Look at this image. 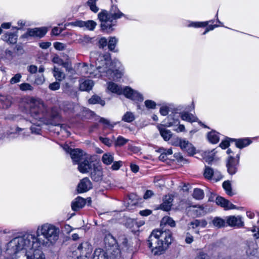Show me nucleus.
<instances>
[{"label": "nucleus", "mask_w": 259, "mask_h": 259, "mask_svg": "<svg viewBox=\"0 0 259 259\" xmlns=\"http://www.w3.org/2000/svg\"><path fill=\"white\" fill-rule=\"evenodd\" d=\"M28 71L32 74L35 73L37 71V67L35 65H31L28 67Z\"/></svg>", "instance_id": "63"}, {"label": "nucleus", "mask_w": 259, "mask_h": 259, "mask_svg": "<svg viewBox=\"0 0 259 259\" xmlns=\"http://www.w3.org/2000/svg\"><path fill=\"white\" fill-rule=\"evenodd\" d=\"M100 140L105 145L110 147L112 145V141L108 138L100 137Z\"/></svg>", "instance_id": "58"}, {"label": "nucleus", "mask_w": 259, "mask_h": 259, "mask_svg": "<svg viewBox=\"0 0 259 259\" xmlns=\"http://www.w3.org/2000/svg\"><path fill=\"white\" fill-rule=\"evenodd\" d=\"M159 112L161 115L166 116L169 112L168 107L167 106H162L160 109Z\"/></svg>", "instance_id": "60"}, {"label": "nucleus", "mask_w": 259, "mask_h": 259, "mask_svg": "<svg viewBox=\"0 0 259 259\" xmlns=\"http://www.w3.org/2000/svg\"><path fill=\"white\" fill-rule=\"evenodd\" d=\"M60 84L59 82L55 81L53 83H51L49 85V88L50 90L52 91H56L60 89Z\"/></svg>", "instance_id": "54"}, {"label": "nucleus", "mask_w": 259, "mask_h": 259, "mask_svg": "<svg viewBox=\"0 0 259 259\" xmlns=\"http://www.w3.org/2000/svg\"><path fill=\"white\" fill-rule=\"evenodd\" d=\"M172 200L173 199L170 195H165L163 199V202L160 205L161 209L165 211L169 210L172 206Z\"/></svg>", "instance_id": "24"}, {"label": "nucleus", "mask_w": 259, "mask_h": 259, "mask_svg": "<svg viewBox=\"0 0 259 259\" xmlns=\"http://www.w3.org/2000/svg\"><path fill=\"white\" fill-rule=\"evenodd\" d=\"M177 141L179 142L180 147L182 150L186 151L190 154H193L194 153V148L188 141L181 139H178Z\"/></svg>", "instance_id": "21"}, {"label": "nucleus", "mask_w": 259, "mask_h": 259, "mask_svg": "<svg viewBox=\"0 0 259 259\" xmlns=\"http://www.w3.org/2000/svg\"><path fill=\"white\" fill-rule=\"evenodd\" d=\"M203 175L205 179L218 182L223 178L220 171L214 170L209 166H205Z\"/></svg>", "instance_id": "12"}, {"label": "nucleus", "mask_w": 259, "mask_h": 259, "mask_svg": "<svg viewBox=\"0 0 259 259\" xmlns=\"http://www.w3.org/2000/svg\"><path fill=\"white\" fill-rule=\"evenodd\" d=\"M64 149L67 153L70 154L74 164H76L77 163L82 161V159L88 155L80 149H71L67 145H65L64 147Z\"/></svg>", "instance_id": "9"}, {"label": "nucleus", "mask_w": 259, "mask_h": 259, "mask_svg": "<svg viewBox=\"0 0 259 259\" xmlns=\"http://www.w3.org/2000/svg\"><path fill=\"white\" fill-rule=\"evenodd\" d=\"M239 161V156L238 154L237 155L236 158L232 156H230L228 157L227 160L226 166L228 172L230 175H233L236 174L238 169Z\"/></svg>", "instance_id": "11"}, {"label": "nucleus", "mask_w": 259, "mask_h": 259, "mask_svg": "<svg viewBox=\"0 0 259 259\" xmlns=\"http://www.w3.org/2000/svg\"><path fill=\"white\" fill-rule=\"evenodd\" d=\"M118 39L115 36L109 37L108 42V48L109 50L111 51H114Z\"/></svg>", "instance_id": "37"}, {"label": "nucleus", "mask_w": 259, "mask_h": 259, "mask_svg": "<svg viewBox=\"0 0 259 259\" xmlns=\"http://www.w3.org/2000/svg\"><path fill=\"white\" fill-rule=\"evenodd\" d=\"M13 102V98L10 95L2 96L0 99V103L3 109H8L10 108Z\"/></svg>", "instance_id": "23"}, {"label": "nucleus", "mask_w": 259, "mask_h": 259, "mask_svg": "<svg viewBox=\"0 0 259 259\" xmlns=\"http://www.w3.org/2000/svg\"><path fill=\"white\" fill-rule=\"evenodd\" d=\"M194 241V238L189 233H187L185 238V242L187 244H191Z\"/></svg>", "instance_id": "62"}, {"label": "nucleus", "mask_w": 259, "mask_h": 259, "mask_svg": "<svg viewBox=\"0 0 259 259\" xmlns=\"http://www.w3.org/2000/svg\"><path fill=\"white\" fill-rule=\"evenodd\" d=\"M207 137L208 140L213 144L217 143L219 141V134L214 131L209 133Z\"/></svg>", "instance_id": "40"}, {"label": "nucleus", "mask_w": 259, "mask_h": 259, "mask_svg": "<svg viewBox=\"0 0 259 259\" xmlns=\"http://www.w3.org/2000/svg\"><path fill=\"white\" fill-rule=\"evenodd\" d=\"M226 223L230 227H236L240 228L244 226V222L240 215H230L227 217L226 219Z\"/></svg>", "instance_id": "14"}, {"label": "nucleus", "mask_w": 259, "mask_h": 259, "mask_svg": "<svg viewBox=\"0 0 259 259\" xmlns=\"http://www.w3.org/2000/svg\"><path fill=\"white\" fill-rule=\"evenodd\" d=\"M98 0H88L87 2V6L90 8L91 11L94 13H97L99 8L97 6V2Z\"/></svg>", "instance_id": "39"}, {"label": "nucleus", "mask_w": 259, "mask_h": 259, "mask_svg": "<svg viewBox=\"0 0 259 259\" xmlns=\"http://www.w3.org/2000/svg\"><path fill=\"white\" fill-rule=\"evenodd\" d=\"M104 242L106 245L113 248L112 251L111 252L110 258L112 259H119L121 257V251L116 246H114V244L116 242L114 238L110 234L106 235L104 238Z\"/></svg>", "instance_id": "10"}, {"label": "nucleus", "mask_w": 259, "mask_h": 259, "mask_svg": "<svg viewBox=\"0 0 259 259\" xmlns=\"http://www.w3.org/2000/svg\"><path fill=\"white\" fill-rule=\"evenodd\" d=\"M93 259H108V255L103 249L99 248L95 250Z\"/></svg>", "instance_id": "30"}, {"label": "nucleus", "mask_w": 259, "mask_h": 259, "mask_svg": "<svg viewBox=\"0 0 259 259\" xmlns=\"http://www.w3.org/2000/svg\"><path fill=\"white\" fill-rule=\"evenodd\" d=\"M92 251L91 245L88 242H84L80 244L69 255L74 259H85L90 256Z\"/></svg>", "instance_id": "8"}, {"label": "nucleus", "mask_w": 259, "mask_h": 259, "mask_svg": "<svg viewBox=\"0 0 259 259\" xmlns=\"http://www.w3.org/2000/svg\"><path fill=\"white\" fill-rule=\"evenodd\" d=\"M12 239L7 244L6 253L11 259H45V254L39 249L33 245L30 249L20 244L13 246Z\"/></svg>", "instance_id": "4"}, {"label": "nucleus", "mask_w": 259, "mask_h": 259, "mask_svg": "<svg viewBox=\"0 0 259 259\" xmlns=\"http://www.w3.org/2000/svg\"><path fill=\"white\" fill-rule=\"evenodd\" d=\"M123 16L124 14L115 5H112L109 12L106 10H102L98 15V18L101 22V30L105 32L111 33L113 31V27L115 25L114 20Z\"/></svg>", "instance_id": "6"}, {"label": "nucleus", "mask_w": 259, "mask_h": 259, "mask_svg": "<svg viewBox=\"0 0 259 259\" xmlns=\"http://www.w3.org/2000/svg\"><path fill=\"white\" fill-rule=\"evenodd\" d=\"M145 105L148 109H154L156 107V103L150 100H147L145 101Z\"/></svg>", "instance_id": "52"}, {"label": "nucleus", "mask_w": 259, "mask_h": 259, "mask_svg": "<svg viewBox=\"0 0 259 259\" xmlns=\"http://www.w3.org/2000/svg\"><path fill=\"white\" fill-rule=\"evenodd\" d=\"M47 32V29L45 27L35 28L33 29H28L25 34V36L33 37H43Z\"/></svg>", "instance_id": "18"}, {"label": "nucleus", "mask_w": 259, "mask_h": 259, "mask_svg": "<svg viewBox=\"0 0 259 259\" xmlns=\"http://www.w3.org/2000/svg\"><path fill=\"white\" fill-rule=\"evenodd\" d=\"M22 132H23L22 136L23 138H25L28 136V135L26 134L25 127H20L19 126H16L14 128H11L10 134L20 135Z\"/></svg>", "instance_id": "35"}, {"label": "nucleus", "mask_w": 259, "mask_h": 259, "mask_svg": "<svg viewBox=\"0 0 259 259\" xmlns=\"http://www.w3.org/2000/svg\"><path fill=\"white\" fill-rule=\"evenodd\" d=\"M204 194L203 191L200 189L196 188L194 190L193 197L197 200H201L204 198Z\"/></svg>", "instance_id": "44"}, {"label": "nucleus", "mask_w": 259, "mask_h": 259, "mask_svg": "<svg viewBox=\"0 0 259 259\" xmlns=\"http://www.w3.org/2000/svg\"><path fill=\"white\" fill-rule=\"evenodd\" d=\"M236 147L242 149L251 144V141L249 138L239 139L235 140Z\"/></svg>", "instance_id": "31"}, {"label": "nucleus", "mask_w": 259, "mask_h": 259, "mask_svg": "<svg viewBox=\"0 0 259 259\" xmlns=\"http://www.w3.org/2000/svg\"><path fill=\"white\" fill-rule=\"evenodd\" d=\"M258 252V247L254 241H248L246 243V253L248 256H255Z\"/></svg>", "instance_id": "17"}, {"label": "nucleus", "mask_w": 259, "mask_h": 259, "mask_svg": "<svg viewBox=\"0 0 259 259\" xmlns=\"http://www.w3.org/2000/svg\"><path fill=\"white\" fill-rule=\"evenodd\" d=\"M107 89L113 93L118 95L123 94L126 98L133 100L140 101L143 100V98L141 94L128 87L122 89L120 85L113 82H109L107 83Z\"/></svg>", "instance_id": "7"}, {"label": "nucleus", "mask_w": 259, "mask_h": 259, "mask_svg": "<svg viewBox=\"0 0 259 259\" xmlns=\"http://www.w3.org/2000/svg\"><path fill=\"white\" fill-rule=\"evenodd\" d=\"M214 149L208 153L206 152L204 157L205 161L208 163L212 161L214 159Z\"/></svg>", "instance_id": "48"}, {"label": "nucleus", "mask_w": 259, "mask_h": 259, "mask_svg": "<svg viewBox=\"0 0 259 259\" xmlns=\"http://www.w3.org/2000/svg\"><path fill=\"white\" fill-rule=\"evenodd\" d=\"M158 128L160 132V135L164 140L168 141L171 137L172 134L170 130H167L163 127L162 125H158Z\"/></svg>", "instance_id": "28"}, {"label": "nucleus", "mask_w": 259, "mask_h": 259, "mask_svg": "<svg viewBox=\"0 0 259 259\" xmlns=\"http://www.w3.org/2000/svg\"><path fill=\"white\" fill-rule=\"evenodd\" d=\"M223 187L225 190L226 193L229 196L234 195L232 191L231 184L229 181H226L223 183Z\"/></svg>", "instance_id": "45"}, {"label": "nucleus", "mask_w": 259, "mask_h": 259, "mask_svg": "<svg viewBox=\"0 0 259 259\" xmlns=\"http://www.w3.org/2000/svg\"><path fill=\"white\" fill-rule=\"evenodd\" d=\"M100 122L103 123L107 127L109 128H113V127L117 123V122L110 123V121L104 118H101Z\"/></svg>", "instance_id": "49"}, {"label": "nucleus", "mask_w": 259, "mask_h": 259, "mask_svg": "<svg viewBox=\"0 0 259 259\" xmlns=\"http://www.w3.org/2000/svg\"><path fill=\"white\" fill-rule=\"evenodd\" d=\"M210 22L213 23V21H205V22H192L189 24V27H193L195 28L204 27L208 25Z\"/></svg>", "instance_id": "41"}, {"label": "nucleus", "mask_w": 259, "mask_h": 259, "mask_svg": "<svg viewBox=\"0 0 259 259\" xmlns=\"http://www.w3.org/2000/svg\"><path fill=\"white\" fill-rule=\"evenodd\" d=\"M226 223V220H224L220 217H215L212 220L213 226L218 228L224 227Z\"/></svg>", "instance_id": "38"}, {"label": "nucleus", "mask_w": 259, "mask_h": 259, "mask_svg": "<svg viewBox=\"0 0 259 259\" xmlns=\"http://www.w3.org/2000/svg\"><path fill=\"white\" fill-rule=\"evenodd\" d=\"M52 62L54 63L62 66L64 61L61 58H60L58 56L55 55L53 57L52 59Z\"/></svg>", "instance_id": "57"}, {"label": "nucleus", "mask_w": 259, "mask_h": 259, "mask_svg": "<svg viewBox=\"0 0 259 259\" xmlns=\"http://www.w3.org/2000/svg\"><path fill=\"white\" fill-rule=\"evenodd\" d=\"M85 200L80 197H78L72 202L71 204L72 209L74 211H77L82 208L85 204Z\"/></svg>", "instance_id": "25"}, {"label": "nucleus", "mask_w": 259, "mask_h": 259, "mask_svg": "<svg viewBox=\"0 0 259 259\" xmlns=\"http://www.w3.org/2000/svg\"><path fill=\"white\" fill-rule=\"evenodd\" d=\"M21 78L22 75L20 73H17L11 78L10 80V83L14 84L18 83L21 81Z\"/></svg>", "instance_id": "50"}, {"label": "nucleus", "mask_w": 259, "mask_h": 259, "mask_svg": "<svg viewBox=\"0 0 259 259\" xmlns=\"http://www.w3.org/2000/svg\"><path fill=\"white\" fill-rule=\"evenodd\" d=\"M99 47L101 48H104L107 45V40L105 37H102L99 41Z\"/></svg>", "instance_id": "59"}, {"label": "nucleus", "mask_w": 259, "mask_h": 259, "mask_svg": "<svg viewBox=\"0 0 259 259\" xmlns=\"http://www.w3.org/2000/svg\"><path fill=\"white\" fill-rule=\"evenodd\" d=\"M59 233V228L50 223H45L37 227L36 234L26 233L15 237L11 244L13 246L21 244L29 249L33 245L35 247L49 246L58 239Z\"/></svg>", "instance_id": "2"}, {"label": "nucleus", "mask_w": 259, "mask_h": 259, "mask_svg": "<svg viewBox=\"0 0 259 259\" xmlns=\"http://www.w3.org/2000/svg\"><path fill=\"white\" fill-rule=\"evenodd\" d=\"M128 141V139H126L123 137L119 136L117 137V139L115 141V146L120 147L125 145Z\"/></svg>", "instance_id": "47"}, {"label": "nucleus", "mask_w": 259, "mask_h": 259, "mask_svg": "<svg viewBox=\"0 0 259 259\" xmlns=\"http://www.w3.org/2000/svg\"><path fill=\"white\" fill-rule=\"evenodd\" d=\"M54 48L59 51L64 50L65 49V45L60 42H56L54 44Z\"/></svg>", "instance_id": "56"}, {"label": "nucleus", "mask_w": 259, "mask_h": 259, "mask_svg": "<svg viewBox=\"0 0 259 259\" xmlns=\"http://www.w3.org/2000/svg\"><path fill=\"white\" fill-rule=\"evenodd\" d=\"M168 225L171 227H174L176 226V223L174 220L168 216H165L162 219L161 222V225Z\"/></svg>", "instance_id": "43"}, {"label": "nucleus", "mask_w": 259, "mask_h": 259, "mask_svg": "<svg viewBox=\"0 0 259 259\" xmlns=\"http://www.w3.org/2000/svg\"><path fill=\"white\" fill-rule=\"evenodd\" d=\"M51 116L53 119H58L60 118L59 111L57 108L54 107L52 108Z\"/></svg>", "instance_id": "51"}, {"label": "nucleus", "mask_w": 259, "mask_h": 259, "mask_svg": "<svg viewBox=\"0 0 259 259\" xmlns=\"http://www.w3.org/2000/svg\"><path fill=\"white\" fill-rule=\"evenodd\" d=\"M77 164L78 165V170L82 174L89 172L93 167L89 155L86 156L82 161Z\"/></svg>", "instance_id": "13"}, {"label": "nucleus", "mask_w": 259, "mask_h": 259, "mask_svg": "<svg viewBox=\"0 0 259 259\" xmlns=\"http://www.w3.org/2000/svg\"><path fill=\"white\" fill-rule=\"evenodd\" d=\"M62 89L63 92L68 96L73 97H77L76 89L70 85L68 83H66Z\"/></svg>", "instance_id": "26"}, {"label": "nucleus", "mask_w": 259, "mask_h": 259, "mask_svg": "<svg viewBox=\"0 0 259 259\" xmlns=\"http://www.w3.org/2000/svg\"><path fill=\"white\" fill-rule=\"evenodd\" d=\"M90 62V67L86 63H83L80 66V73L82 76L89 77L107 76L113 79L120 78L122 76L121 72L116 69L121 65L117 59L111 61L107 56L98 52H93L91 53Z\"/></svg>", "instance_id": "1"}, {"label": "nucleus", "mask_w": 259, "mask_h": 259, "mask_svg": "<svg viewBox=\"0 0 259 259\" xmlns=\"http://www.w3.org/2000/svg\"><path fill=\"white\" fill-rule=\"evenodd\" d=\"M172 233L169 230H153L148 240L149 247L155 254H161L171 244Z\"/></svg>", "instance_id": "3"}, {"label": "nucleus", "mask_w": 259, "mask_h": 259, "mask_svg": "<svg viewBox=\"0 0 259 259\" xmlns=\"http://www.w3.org/2000/svg\"><path fill=\"white\" fill-rule=\"evenodd\" d=\"M94 85L92 80L87 79L80 84V90L82 91H89L91 90Z\"/></svg>", "instance_id": "32"}, {"label": "nucleus", "mask_w": 259, "mask_h": 259, "mask_svg": "<svg viewBox=\"0 0 259 259\" xmlns=\"http://www.w3.org/2000/svg\"><path fill=\"white\" fill-rule=\"evenodd\" d=\"M122 165V162L121 161H115L112 165L111 168L112 170H117L119 169Z\"/></svg>", "instance_id": "55"}, {"label": "nucleus", "mask_w": 259, "mask_h": 259, "mask_svg": "<svg viewBox=\"0 0 259 259\" xmlns=\"http://www.w3.org/2000/svg\"><path fill=\"white\" fill-rule=\"evenodd\" d=\"M45 81V78L44 77V75L43 74L37 76L34 80V83L37 85H41Z\"/></svg>", "instance_id": "53"}, {"label": "nucleus", "mask_w": 259, "mask_h": 259, "mask_svg": "<svg viewBox=\"0 0 259 259\" xmlns=\"http://www.w3.org/2000/svg\"><path fill=\"white\" fill-rule=\"evenodd\" d=\"M2 39L7 42L14 44L17 42V35L15 33L7 32L2 36Z\"/></svg>", "instance_id": "27"}, {"label": "nucleus", "mask_w": 259, "mask_h": 259, "mask_svg": "<svg viewBox=\"0 0 259 259\" xmlns=\"http://www.w3.org/2000/svg\"><path fill=\"white\" fill-rule=\"evenodd\" d=\"M90 177L95 182H100L103 179V169L100 166H96L93 164V167L91 170Z\"/></svg>", "instance_id": "15"}, {"label": "nucleus", "mask_w": 259, "mask_h": 259, "mask_svg": "<svg viewBox=\"0 0 259 259\" xmlns=\"http://www.w3.org/2000/svg\"><path fill=\"white\" fill-rule=\"evenodd\" d=\"M29 112L31 116L39 123L34 124L30 127L32 133L39 134L41 131L40 124L41 123L46 124H53V122L46 121L47 107L44 101L39 98H31L28 102Z\"/></svg>", "instance_id": "5"}, {"label": "nucleus", "mask_w": 259, "mask_h": 259, "mask_svg": "<svg viewBox=\"0 0 259 259\" xmlns=\"http://www.w3.org/2000/svg\"><path fill=\"white\" fill-rule=\"evenodd\" d=\"M215 202L217 205H220L226 210L235 208V206L233 204L231 203L229 200L221 196L217 197L215 199Z\"/></svg>", "instance_id": "20"}, {"label": "nucleus", "mask_w": 259, "mask_h": 259, "mask_svg": "<svg viewBox=\"0 0 259 259\" xmlns=\"http://www.w3.org/2000/svg\"><path fill=\"white\" fill-rule=\"evenodd\" d=\"M89 103L91 104H99L102 106H104L105 102L99 96L97 95L93 96L89 100Z\"/></svg>", "instance_id": "36"}, {"label": "nucleus", "mask_w": 259, "mask_h": 259, "mask_svg": "<svg viewBox=\"0 0 259 259\" xmlns=\"http://www.w3.org/2000/svg\"><path fill=\"white\" fill-rule=\"evenodd\" d=\"M72 25L80 27H85L88 30H93L97 26V23L93 20L86 21L77 20L71 23Z\"/></svg>", "instance_id": "16"}, {"label": "nucleus", "mask_w": 259, "mask_h": 259, "mask_svg": "<svg viewBox=\"0 0 259 259\" xmlns=\"http://www.w3.org/2000/svg\"><path fill=\"white\" fill-rule=\"evenodd\" d=\"M196 259H209V257L207 254L203 252H200L197 256Z\"/></svg>", "instance_id": "64"}, {"label": "nucleus", "mask_w": 259, "mask_h": 259, "mask_svg": "<svg viewBox=\"0 0 259 259\" xmlns=\"http://www.w3.org/2000/svg\"><path fill=\"white\" fill-rule=\"evenodd\" d=\"M6 119L15 122H21L25 124H30V122L23 118L22 116L19 115L9 114L7 115Z\"/></svg>", "instance_id": "29"}, {"label": "nucleus", "mask_w": 259, "mask_h": 259, "mask_svg": "<svg viewBox=\"0 0 259 259\" xmlns=\"http://www.w3.org/2000/svg\"><path fill=\"white\" fill-rule=\"evenodd\" d=\"M135 119V115L131 112H126L122 117V120L126 122H132Z\"/></svg>", "instance_id": "42"}, {"label": "nucleus", "mask_w": 259, "mask_h": 259, "mask_svg": "<svg viewBox=\"0 0 259 259\" xmlns=\"http://www.w3.org/2000/svg\"><path fill=\"white\" fill-rule=\"evenodd\" d=\"M102 161L106 165L111 164L114 161V154L111 153L104 154L102 157Z\"/></svg>", "instance_id": "33"}, {"label": "nucleus", "mask_w": 259, "mask_h": 259, "mask_svg": "<svg viewBox=\"0 0 259 259\" xmlns=\"http://www.w3.org/2000/svg\"><path fill=\"white\" fill-rule=\"evenodd\" d=\"M19 88L21 91H32L33 87L29 83H22L19 85Z\"/></svg>", "instance_id": "46"}, {"label": "nucleus", "mask_w": 259, "mask_h": 259, "mask_svg": "<svg viewBox=\"0 0 259 259\" xmlns=\"http://www.w3.org/2000/svg\"><path fill=\"white\" fill-rule=\"evenodd\" d=\"M180 116L183 120L189 122H198L199 124L203 125L201 121H198V119L196 117L188 112H183L180 113Z\"/></svg>", "instance_id": "22"}, {"label": "nucleus", "mask_w": 259, "mask_h": 259, "mask_svg": "<svg viewBox=\"0 0 259 259\" xmlns=\"http://www.w3.org/2000/svg\"><path fill=\"white\" fill-rule=\"evenodd\" d=\"M92 188V184L88 178L82 179L78 185L77 191L79 193L85 192Z\"/></svg>", "instance_id": "19"}, {"label": "nucleus", "mask_w": 259, "mask_h": 259, "mask_svg": "<svg viewBox=\"0 0 259 259\" xmlns=\"http://www.w3.org/2000/svg\"><path fill=\"white\" fill-rule=\"evenodd\" d=\"M53 75L56 80L59 81H62L65 77L64 73L55 66L54 67L53 69Z\"/></svg>", "instance_id": "34"}, {"label": "nucleus", "mask_w": 259, "mask_h": 259, "mask_svg": "<svg viewBox=\"0 0 259 259\" xmlns=\"http://www.w3.org/2000/svg\"><path fill=\"white\" fill-rule=\"evenodd\" d=\"M121 241V244L123 247L127 248L128 246V240L124 236H121L119 239Z\"/></svg>", "instance_id": "61"}]
</instances>
